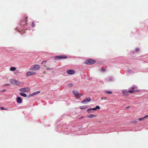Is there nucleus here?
I'll return each mask as SVG.
<instances>
[{
	"label": "nucleus",
	"mask_w": 148,
	"mask_h": 148,
	"mask_svg": "<svg viewBox=\"0 0 148 148\" xmlns=\"http://www.w3.org/2000/svg\"><path fill=\"white\" fill-rule=\"evenodd\" d=\"M40 66L38 64H35L32 66L29 69L32 71H36L40 68Z\"/></svg>",
	"instance_id": "obj_2"
},
{
	"label": "nucleus",
	"mask_w": 148,
	"mask_h": 148,
	"mask_svg": "<svg viewBox=\"0 0 148 148\" xmlns=\"http://www.w3.org/2000/svg\"><path fill=\"white\" fill-rule=\"evenodd\" d=\"M96 115L95 114H90L87 117L88 118H92L96 117Z\"/></svg>",
	"instance_id": "obj_14"
},
{
	"label": "nucleus",
	"mask_w": 148,
	"mask_h": 148,
	"mask_svg": "<svg viewBox=\"0 0 148 148\" xmlns=\"http://www.w3.org/2000/svg\"><path fill=\"white\" fill-rule=\"evenodd\" d=\"M18 31L19 32H20L18 30Z\"/></svg>",
	"instance_id": "obj_36"
},
{
	"label": "nucleus",
	"mask_w": 148,
	"mask_h": 148,
	"mask_svg": "<svg viewBox=\"0 0 148 148\" xmlns=\"http://www.w3.org/2000/svg\"><path fill=\"white\" fill-rule=\"evenodd\" d=\"M5 91H6V90L5 89H4L3 90L2 92H5Z\"/></svg>",
	"instance_id": "obj_32"
},
{
	"label": "nucleus",
	"mask_w": 148,
	"mask_h": 148,
	"mask_svg": "<svg viewBox=\"0 0 148 148\" xmlns=\"http://www.w3.org/2000/svg\"><path fill=\"white\" fill-rule=\"evenodd\" d=\"M135 50L136 52H138L139 51V48H137Z\"/></svg>",
	"instance_id": "obj_23"
},
{
	"label": "nucleus",
	"mask_w": 148,
	"mask_h": 148,
	"mask_svg": "<svg viewBox=\"0 0 148 148\" xmlns=\"http://www.w3.org/2000/svg\"><path fill=\"white\" fill-rule=\"evenodd\" d=\"M27 18V17H26L25 18H24L22 19L20 24L22 25H24L25 24H26L27 23V20H25V19H26Z\"/></svg>",
	"instance_id": "obj_8"
},
{
	"label": "nucleus",
	"mask_w": 148,
	"mask_h": 148,
	"mask_svg": "<svg viewBox=\"0 0 148 148\" xmlns=\"http://www.w3.org/2000/svg\"><path fill=\"white\" fill-rule=\"evenodd\" d=\"M36 74L35 72L34 71H28L26 73V76L27 77L31 75H35Z\"/></svg>",
	"instance_id": "obj_7"
},
{
	"label": "nucleus",
	"mask_w": 148,
	"mask_h": 148,
	"mask_svg": "<svg viewBox=\"0 0 148 148\" xmlns=\"http://www.w3.org/2000/svg\"><path fill=\"white\" fill-rule=\"evenodd\" d=\"M69 86H73V84H69Z\"/></svg>",
	"instance_id": "obj_30"
},
{
	"label": "nucleus",
	"mask_w": 148,
	"mask_h": 148,
	"mask_svg": "<svg viewBox=\"0 0 148 148\" xmlns=\"http://www.w3.org/2000/svg\"><path fill=\"white\" fill-rule=\"evenodd\" d=\"M123 93H124L125 94V93H127V91L124 90L123 91Z\"/></svg>",
	"instance_id": "obj_28"
},
{
	"label": "nucleus",
	"mask_w": 148,
	"mask_h": 148,
	"mask_svg": "<svg viewBox=\"0 0 148 148\" xmlns=\"http://www.w3.org/2000/svg\"><path fill=\"white\" fill-rule=\"evenodd\" d=\"M10 82L12 84L15 86H20L23 84L22 82L16 80L10 79Z\"/></svg>",
	"instance_id": "obj_1"
},
{
	"label": "nucleus",
	"mask_w": 148,
	"mask_h": 148,
	"mask_svg": "<svg viewBox=\"0 0 148 148\" xmlns=\"http://www.w3.org/2000/svg\"><path fill=\"white\" fill-rule=\"evenodd\" d=\"M131 89H132V90H137L136 87H132Z\"/></svg>",
	"instance_id": "obj_21"
},
{
	"label": "nucleus",
	"mask_w": 148,
	"mask_h": 148,
	"mask_svg": "<svg viewBox=\"0 0 148 148\" xmlns=\"http://www.w3.org/2000/svg\"><path fill=\"white\" fill-rule=\"evenodd\" d=\"M9 85V84H7L5 85L6 86Z\"/></svg>",
	"instance_id": "obj_34"
},
{
	"label": "nucleus",
	"mask_w": 148,
	"mask_h": 148,
	"mask_svg": "<svg viewBox=\"0 0 148 148\" xmlns=\"http://www.w3.org/2000/svg\"><path fill=\"white\" fill-rule=\"evenodd\" d=\"M95 108H96V110L97 109H99L100 108V107L99 106H96V107H95Z\"/></svg>",
	"instance_id": "obj_22"
},
{
	"label": "nucleus",
	"mask_w": 148,
	"mask_h": 148,
	"mask_svg": "<svg viewBox=\"0 0 148 148\" xmlns=\"http://www.w3.org/2000/svg\"><path fill=\"white\" fill-rule=\"evenodd\" d=\"M44 73V74H45V71H44V72H43Z\"/></svg>",
	"instance_id": "obj_35"
},
{
	"label": "nucleus",
	"mask_w": 148,
	"mask_h": 148,
	"mask_svg": "<svg viewBox=\"0 0 148 148\" xmlns=\"http://www.w3.org/2000/svg\"><path fill=\"white\" fill-rule=\"evenodd\" d=\"M92 110H96V109L95 108L89 109L87 110V111L88 112L90 113L91 112H90Z\"/></svg>",
	"instance_id": "obj_15"
},
{
	"label": "nucleus",
	"mask_w": 148,
	"mask_h": 148,
	"mask_svg": "<svg viewBox=\"0 0 148 148\" xmlns=\"http://www.w3.org/2000/svg\"><path fill=\"white\" fill-rule=\"evenodd\" d=\"M86 107H87V106H82L80 108L81 109H84L86 108Z\"/></svg>",
	"instance_id": "obj_19"
},
{
	"label": "nucleus",
	"mask_w": 148,
	"mask_h": 148,
	"mask_svg": "<svg viewBox=\"0 0 148 148\" xmlns=\"http://www.w3.org/2000/svg\"><path fill=\"white\" fill-rule=\"evenodd\" d=\"M67 58V57L64 55H59L55 56L54 59L55 60H60L62 59H66Z\"/></svg>",
	"instance_id": "obj_3"
},
{
	"label": "nucleus",
	"mask_w": 148,
	"mask_h": 148,
	"mask_svg": "<svg viewBox=\"0 0 148 148\" xmlns=\"http://www.w3.org/2000/svg\"><path fill=\"white\" fill-rule=\"evenodd\" d=\"M47 62V61H43V62H42L41 64H43L44 62Z\"/></svg>",
	"instance_id": "obj_29"
},
{
	"label": "nucleus",
	"mask_w": 148,
	"mask_h": 148,
	"mask_svg": "<svg viewBox=\"0 0 148 148\" xmlns=\"http://www.w3.org/2000/svg\"><path fill=\"white\" fill-rule=\"evenodd\" d=\"M101 100H103V99H104V100H106V97H101Z\"/></svg>",
	"instance_id": "obj_27"
},
{
	"label": "nucleus",
	"mask_w": 148,
	"mask_h": 148,
	"mask_svg": "<svg viewBox=\"0 0 148 148\" xmlns=\"http://www.w3.org/2000/svg\"><path fill=\"white\" fill-rule=\"evenodd\" d=\"M40 92V91H38L37 92H35L33 93H32V94L31 95V96H33L34 95H36L37 94H39Z\"/></svg>",
	"instance_id": "obj_12"
},
{
	"label": "nucleus",
	"mask_w": 148,
	"mask_h": 148,
	"mask_svg": "<svg viewBox=\"0 0 148 148\" xmlns=\"http://www.w3.org/2000/svg\"><path fill=\"white\" fill-rule=\"evenodd\" d=\"M101 70L103 72H105L106 71L105 69H101Z\"/></svg>",
	"instance_id": "obj_26"
},
{
	"label": "nucleus",
	"mask_w": 148,
	"mask_h": 148,
	"mask_svg": "<svg viewBox=\"0 0 148 148\" xmlns=\"http://www.w3.org/2000/svg\"><path fill=\"white\" fill-rule=\"evenodd\" d=\"M73 92L75 96L77 98H79L83 95L81 93H79L76 90H73Z\"/></svg>",
	"instance_id": "obj_5"
},
{
	"label": "nucleus",
	"mask_w": 148,
	"mask_h": 148,
	"mask_svg": "<svg viewBox=\"0 0 148 148\" xmlns=\"http://www.w3.org/2000/svg\"><path fill=\"white\" fill-rule=\"evenodd\" d=\"M1 110H7V109H5L3 107H1Z\"/></svg>",
	"instance_id": "obj_24"
},
{
	"label": "nucleus",
	"mask_w": 148,
	"mask_h": 148,
	"mask_svg": "<svg viewBox=\"0 0 148 148\" xmlns=\"http://www.w3.org/2000/svg\"><path fill=\"white\" fill-rule=\"evenodd\" d=\"M10 70L11 71H15L16 70V69L15 67H12L10 68Z\"/></svg>",
	"instance_id": "obj_18"
},
{
	"label": "nucleus",
	"mask_w": 148,
	"mask_h": 148,
	"mask_svg": "<svg viewBox=\"0 0 148 148\" xmlns=\"http://www.w3.org/2000/svg\"><path fill=\"white\" fill-rule=\"evenodd\" d=\"M30 90L29 88L28 87L22 88L19 89L20 91L23 92H28Z\"/></svg>",
	"instance_id": "obj_6"
},
{
	"label": "nucleus",
	"mask_w": 148,
	"mask_h": 148,
	"mask_svg": "<svg viewBox=\"0 0 148 148\" xmlns=\"http://www.w3.org/2000/svg\"><path fill=\"white\" fill-rule=\"evenodd\" d=\"M91 101V99L90 97H87L84 100L81 102L82 103H86L87 102H88Z\"/></svg>",
	"instance_id": "obj_9"
},
{
	"label": "nucleus",
	"mask_w": 148,
	"mask_h": 148,
	"mask_svg": "<svg viewBox=\"0 0 148 148\" xmlns=\"http://www.w3.org/2000/svg\"><path fill=\"white\" fill-rule=\"evenodd\" d=\"M17 102L18 103H20L22 102V100L21 97H17L16 98Z\"/></svg>",
	"instance_id": "obj_11"
},
{
	"label": "nucleus",
	"mask_w": 148,
	"mask_h": 148,
	"mask_svg": "<svg viewBox=\"0 0 148 148\" xmlns=\"http://www.w3.org/2000/svg\"><path fill=\"white\" fill-rule=\"evenodd\" d=\"M67 73L69 74H73L75 73V72L73 70H68L66 71Z\"/></svg>",
	"instance_id": "obj_10"
},
{
	"label": "nucleus",
	"mask_w": 148,
	"mask_h": 148,
	"mask_svg": "<svg viewBox=\"0 0 148 148\" xmlns=\"http://www.w3.org/2000/svg\"><path fill=\"white\" fill-rule=\"evenodd\" d=\"M84 117L83 116H82V117H79V119H82V118H83Z\"/></svg>",
	"instance_id": "obj_31"
},
{
	"label": "nucleus",
	"mask_w": 148,
	"mask_h": 148,
	"mask_svg": "<svg viewBox=\"0 0 148 148\" xmlns=\"http://www.w3.org/2000/svg\"><path fill=\"white\" fill-rule=\"evenodd\" d=\"M129 108H130V107L129 106H128V107H126V108L127 109H128Z\"/></svg>",
	"instance_id": "obj_33"
},
{
	"label": "nucleus",
	"mask_w": 148,
	"mask_h": 148,
	"mask_svg": "<svg viewBox=\"0 0 148 148\" xmlns=\"http://www.w3.org/2000/svg\"><path fill=\"white\" fill-rule=\"evenodd\" d=\"M96 62L95 60L92 59H89L86 60L85 62V63L87 64H92Z\"/></svg>",
	"instance_id": "obj_4"
},
{
	"label": "nucleus",
	"mask_w": 148,
	"mask_h": 148,
	"mask_svg": "<svg viewBox=\"0 0 148 148\" xmlns=\"http://www.w3.org/2000/svg\"><path fill=\"white\" fill-rule=\"evenodd\" d=\"M137 91V90H129L128 91V92L130 93H135Z\"/></svg>",
	"instance_id": "obj_16"
},
{
	"label": "nucleus",
	"mask_w": 148,
	"mask_h": 148,
	"mask_svg": "<svg viewBox=\"0 0 148 148\" xmlns=\"http://www.w3.org/2000/svg\"><path fill=\"white\" fill-rule=\"evenodd\" d=\"M19 94L21 96L24 97H25L27 96L26 95L23 93H20Z\"/></svg>",
	"instance_id": "obj_17"
},
{
	"label": "nucleus",
	"mask_w": 148,
	"mask_h": 148,
	"mask_svg": "<svg viewBox=\"0 0 148 148\" xmlns=\"http://www.w3.org/2000/svg\"><path fill=\"white\" fill-rule=\"evenodd\" d=\"M148 117V115H146L143 118H140L138 119V120L139 121H142L145 118H146Z\"/></svg>",
	"instance_id": "obj_13"
},
{
	"label": "nucleus",
	"mask_w": 148,
	"mask_h": 148,
	"mask_svg": "<svg viewBox=\"0 0 148 148\" xmlns=\"http://www.w3.org/2000/svg\"><path fill=\"white\" fill-rule=\"evenodd\" d=\"M32 26L33 27H34L35 26V24L34 23V22H33L32 23Z\"/></svg>",
	"instance_id": "obj_25"
},
{
	"label": "nucleus",
	"mask_w": 148,
	"mask_h": 148,
	"mask_svg": "<svg viewBox=\"0 0 148 148\" xmlns=\"http://www.w3.org/2000/svg\"><path fill=\"white\" fill-rule=\"evenodd\" d=\"M106 92L108 94H111L112 93V91H107Z\"/></svg>",
	"instance_id": "obj_20"
}]
</instances>
